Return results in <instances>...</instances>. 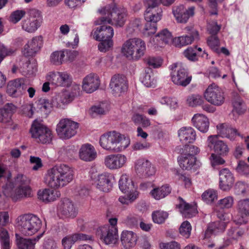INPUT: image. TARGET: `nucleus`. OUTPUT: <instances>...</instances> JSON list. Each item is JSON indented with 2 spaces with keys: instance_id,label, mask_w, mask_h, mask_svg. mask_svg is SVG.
Listing matches in <instances>:
<instances>
[{
  "instance_id": "1",
  "label": "nucleus",
  "mask_w": 249,
  "mask_h": 249,
  "mask_svg": "<svg viewBox=\"0 0 249 249\" xmlns=\"http://www.w3.org/2000/svg\"><path fill=\"white\" fill-rule=\"evenodd\" d=\"M73 178V169L66 164H60L55 165L47 171L44 182L51 189H59L67 186Z\"/></svg>"
},
{
  "instance_id": "2",
  "label": "nucleus",
  "mask_w": 249,
  "mask_h": 249,
  "mask_svg": "<svg viewBox=\"0 0 249 249\" xmlns=\"http://www.w3.org/2000/svg\"><path fill=\"white\" fill-rule=\"evenodd\" d=\"M129 138L119 132L113 130L102 135L99 144L104 150L112 153L123 151L130 144Z\"/></svg>"
},
{
  "instance_id": "3",
  "label": "nucleus",
  "mask_w": 249,
  "mask_h": 249,
  "mask_svg": "<svg viewBox=\"0 0 249 249\" xmlns=\"http://www.w3.org/2000/svg\"><path fill=\"white\" fill-rule=\"evenodd\" d=\"M101 16L94 21L95 25L109 24L122 26L127 17V11L124 7H117L115 5L102 7L98 10Z\"/></svg>"
},
{
  "instance_id": "4",
  "label": "nucleus",
  "mask_w": 249,
  "mask_h": 249,
  "mask_svg": "<svg viewBox=\"0 0 249 249\" xmlns=\"http://www.w3.org/2000/svg\"><path fill=\"white\" fill-rule=\"evenodd\" d=\"M16 224L19 230L27 236L36 233L42 226L41 220L38 217L29 214L19 216L16 219Z\"/></svg>"
},
{
  "instance_id": "5",
  "label": "nucleus",
  "mask_w": 249,
  "mask_h": 249,
  "mask_svg": "<svg viewBox=\"0 0 249 249\" xmlns=\"http://www.w3.org/2000/svg\"><path fill=\"white\" fill-rule=\"evenodd\" d=\"M146 50L145 42L140 38H133L126 40L122 48L123 54L127 58L137 60L142 57Z\"/></svg>"
},
{
  "instance_id": "6",
  "label": "nucleus",
  "mask_w": 249,
  "mask_h": 249,
  "mask_svg": "<svg viewBox=\"0 0 249 249\" xmlns=\"http://www.w3.org/2000/svg\"><path fill=\"white\" fill-rule=\"evenodd\" d=\"M200 152L199 148L195 145L187 146L180 151L178 157L179 167L183 170H194L198 166L196 155Z\"/></svg>"
},
{
  "instance_id": "7",
  "label": "nucleus",
  "mask_w": 249,
  "mask_h": 249,
  "mask_svg": "<svg viewBox=\"0 0 249 249\" xmlns=\"http://www.w3.org/2000/svg\"><path fill=\"white\" fill-rule=\"evenodd\" d=\"M30 132L32 137L38 143L48 144L52 142L53 139L52 130L36 120L33 122Z\"/></svg>"
},
{
  "instance_id": "8",
  "label": "nucleus",
  "mask_w": 249,
  "mask_h": 249,
  "mask_svg": "<svg viewBox=\"0 0 249 249\" xmlns=\"http://www.w3.org/2000/svg\"><path fill=\"white\" fill-rule=\"evenodd\" d=\"M79 124L71 119L63 118L57 124L56 133L62 140H68L74 137L77 132Z\"/></svg>"
},
{
  "instance_id": "9",
  "label": "nucleus",
  "mask_w": 249,
  "mask_h": 249,
  "mask_svg": "<svg viewBox=\"0 0 249 249\" xmlns=\"http://www.w3.org/2000/svg\"><path fill=\"white\" fill-rule=\"evenodd\" d=\"M172 82L178 86L186 87L191 82L192 76L189 74L185 66L181 63H177L171 66Z\"/></svg>"
},
{
  "instance_id": "10",
  "label": "nucleus",
  "mask_w": 249,
  "mask_h": 249,
  "mask_svg": "<svg viewBox=\"0 0 249 249\" xmlns=\"http://www.w3.org/2000/svg\"><path fill=\"white\" fill-rule=\"evenodd\" d=\"M43 21L42 15L40 11L36 9L30 10L28 17L21 22V28L28 33H34L41 26Z\"/></svg>"
},
{
  "instance_id": "11",
  "label": "nucleus",
  "mask_w": 249,
  "mask_h": 249,
  "mask_svg": "<svg viewBox=\"0 0 249 249\" xmlns=\"http://www.w3.org/2000/svg\"><path fill=\"white\" fill-rule=\"evenodd\" d=\"M204 97L208 102L215 106L222 105L225 100L223 91L221 88L214 83L207 87L204 92Z\"/></svg>"
},
{
  "instance_id": "12",
  "label": "nucleus",
  "mask_w": 249,
  "mask_h": 249,
  "mask_svg": "<svg viewBox=\"0 0 249 249\" xmlns=\"http://www.w3.org/2000/svg\"><path fill=\"white\" fill-rule=\"evenodd\" d=\"M109 87L111 94L114 97H119L127 92L128 83L124 76L117 74L111 78Z\"/></svg>"
},
{
  "instance_id": "13",
  "label": "nucleus",
  "mask_w": 249,
  "mask_h": 249,
  "mask_svg": "<svg viewBox=\"0 0 249 249\" xmlns=\"http://www.w3.org/2000/svg\"><path fill=\"white\" fill-rule=\"evenodd\" d=\"M22 177H18L16 180L17 186L10 192V196L13 200L17 201L23 198L30 197L32 191L30 187L22 183Z\"/></svg>"
},
{
  "instance_id": "14",
  "label": "nucleus",
  "mask_w": 249,
  "mask_h": 249,
  "mask_svg": "<svg viewBox=\"0 0 249 249\" xmlns=\"http://www.w3.org/2000/svg\"><path fill=\"white\" fill-rule=\"evenodd\" d=\"M172 13L178 23H186L195 15V7L190 6L186 8L184 5H180L173 8Z\"/></svg>"
},
{
  "instance_id": "15",
  "label": "nucleus",
  "mask_w": 249,
  "mask_h": 249,
  "mask_svg": "<svg viewBox=\"0 0 249 249\" xmlns=\"http://www.w3.org/2000/svg\"><path fill=\"white\" fill-rule=\"evenodd\" d=\"M134 168L138 174L147 177L155 175L157 171L155 165L150 160L144 158L136 160Z\"/></svg>"
},
{
  "instance_id": "16",
  "label": "nucleus",
  "mask_w": 249,
  "mask_h": 249,
  "mask_svg": "<svg viewBox=\"0 0 249 249\" xmlns=\"http://www.w3.org/2000/svg\"><path fill=\"white\" fill-rule=\"evenodd\" d=\"M57 212L58 215L62 218H73L77 214L74 204L68 198L62 199L58 204Z\"/></svg>"
},
{
  "instance_id": "17",
  "label": "nucleus",
  "mask_w": 249,
  "mask_h": 249,
  "mask_svg": "<svg viewBox=\"0 0 249 249\" xmlns=\"http://www.w3.org/2000/svg\"><path fill=\"white\" fill-rule=\"evenodd\" d=\"M207 144L210 149H213L219 155L226 156L230 150L227 144L224 141L219 140L217 135L209 136L207 139Z\"/></svg>"
},
{
  "instance_id": "18",
  "label": "nucleus",
  "mask_w": 249,
  "mask_h": 249,
  "mask_svg": "<svg viewBox=\"0 0 249 249\" xmlns=\"http://www.w3.org/2000/svg\"><path fill=\"white\" fill-rule=\"evenodd\" d=\"M127 161L125 156L122 154H110L104 158V164L110 170H117L124 166Z\"/></svg>"
},
{
  "instance_id": "19",
  "label": "nucleus",
  "mask_w": 249,
  "mask_h": 249,
  "mask_svg": "<svg viewBox=\"0 0 249 249\" xmlns=\"http://www.w3.org/2000/svg\"><path fill=\"white\" fill-rule=\"evenodd\" d=\"M102 239L107 245L114 246L119 241L118 230L115 227L105 226L102 228Z\"/></svg>"
},
{
  "instance_id": "20",
  "label": "nucleus",
  "mask_w": 249,
  "mask_h": 249,
  "mask_svg": "<svg viewBox=\"0 0 249 249\" xmlns=\"http://www.w3.org/2000/svg\"><path fill=\"white\" fill-rule=\"evenodd\" d=\"M173 40L172 33L167 29H164L158 32L151 41L154 48H162L169 44Z\"/></svg>"
},
{
  "instance_id": "21",
  "label": "nucleus",
  "mask_w": 249,
  "mask_h": 249,
  "mask_svg": "<svg viewBox=\"0 0 249 249\" xmlns=\"http://www.w3.org/2000/svg\"><path fill=\"white\" fill-rule=\"evenodd\" d=\"M100 85L99 77L95 74H89L83 79L82 88L85 92L91 93L96 91Z\"/></svg>"
},
{
  "instance_id": "22",
  "label": "nucleus",
  "mask_w": 249,
  "mask_h": 249,
  "mask_svg": "<svg viewBox=\"0 0 249 249\" xmlns=\"http://www.w3.org/2000/svg\"><path fill=\"white\" fill-rule=\"evenodd\" d=\"M101 26L94 29L91 34L96 40L111 39L114 35V30L109 25L101 24Z\"/></svg>"
},
{
  "instance_id": "23",
  "label": "nucleus",
  "mask_w": 249,
  "mask_h": 249,
  "mask_svg": "<svg viewBox=\"0 0 249 249\" xmlns=\"http://www.w3.org/2000/svg\"><path fill=\"white\" fill-rule=\"evenodd\" d=\"M46 79L51 84L63 86L70 80V75L66 72H51L46 76Z\"/></svg>"
},
{
  "instance_id": "24",
  "label": "nucleus",
  "mask_w": 249,
  "mask_h": 249,
  "mask_svg": "<svg viewBox=\"0 0 249 249\" xmlns=\"http://www.w3.org/2000/svg\"><path fill=\"white\" fill-rule=\"evenodd\" d=\"M178 134L180 142L185 144L192 143L196 140V131L190 126L181 127Z\"/></svg>"
},
{
  "instance_id": "25",
  "label": "nucleus",
  "mask_w": 249,
  "mask_h": 249,
  "mask_svg": "<svg viewBox=\"0 0 249 249\" xmlns=\"http://www.w3.org/2000/svg\"><path fill=\"white\" fill-rule=\"evenodd\" d=\"M38 198L45 203H49L55 201L61 196L60 191L51 188H45L40 190L37 192Z\"/></svg>"
},
{
  "instance_id": "26",
  "label": "nucleus",
  "mask_w": 249,
  "mask_h": 249,
  "mask_svg": "<svg viewBox=\"0 0 249 249\" xmlns=\"http://www.w3.org/2000/svg\"><path fill=\"white\" fill-rule=\"evenodd\" d=\"M43 43L42 36H36L33 37L24 46L23 53L26 56H30L34 54L39 50Z\"/></svg>"
},
{
  "instance_id": "27",
  "label": "nucleus",
  "mask_w": 249,
  "mask_h": 249,
  "mask_svg": "<svg viewBox=\"0 0 249 249\" xmlns=\"http://www.w3.org/2000/svg\"><path fill=\"white\" fill-rule=\"evenodd\" d=\"M220 188L224 190H229L234 183V178L231 173L227 168L221 170L219 172Z\"/></svg>"
},
{
  "instance_id": "28",
  "label": "nucleus",
  "mask_w": 249,
  "mask_h": 249,
  "mask_svg": "<svg viewBox=\"0 0 249 249\" xmlns=\"http://www.w3.org/2000/svg\"><path fill=\"white\" fill-rule=\"evenodd\" d=\"M119 186L123 193H138L137 187L132 179L126 174L121 176L119 181Z\"/></svg>"
},
{
  "instance_id": "29",
  "label": "nucleus",
  "mask_w": 249,
  "mask_h": 249,
  "mask_svg": "<svg viewBox=\"0 0 249 249\" xmlns=\"http://www.w3.org/2000/svg\"><path fill=\"white\" fill-rule=\"evenodd\" d=\"M192 121L194 126L199 131L206 133L208 131L210 122L205 115L198 113L195 114Z\"/></svg>"
},
{
  "instance_id": "30",
  "label": "nucleus",
  "mask_w": 249,
  "mask_h": 249,
  "mask_svg": "<svg viewBox=\"0 0 249 249\" xmlns=\"http://www.w3.org/2000/svg\"><path fill=\"white\" fill-rule=\"evenodd\" d=\"M178 200L177 207L182 216L185 218H190L197 213V211L195 205L187 203L180 197L178 198Z\"/></svg>"
},
{
  "instance_id": "31",
  "label": "nucleus",
  "mask_w": 249,
  "mask_h": 249,
  "mask_svg": "<svg viewBox=\"0 0 249 249\" xmlns=\"http://www.w3.org/2000/svg\"><path fill=\"white\" fill-rule=\"evenodd\" d=\"M98 189L103 192H107L112 187L111 176L107 173L99 175L95 181Z\"/></svg>"
},
{
  "instance_id": "32",
  "label": "nucleus",
  "mask_w": 249,
  "mask_h": 249,
  "mask_svg": "<svg viewBox=\"0 0 249 249\" xmlns=\"http://www.w3.org/2000/svg\"><path fill=\"white\" fill-rule=\"evenodd\" d=\"M217 133L222 138H226L231 140L235 139L239 134L236 129L231 127L227 124H219L216 125Z\"/></svg>"
},
{
  "instance_id": "33",
  "label": "nucleus",
  "mask_w": 249,
  "mask_h": 249,
  "mask_svg": "<svg viewBox=\"0 0 249 249\" xmlns=\"http://www.w3.org/2000/svg\"><path fill=\"white\" fill-rule=\"evenodd\" d=\"M137 236L132 231H124L121 234V242L122 246L126 249H129L136 244Z\"/></svg>"
},
{
  "instance_id": "34",
  "label": "nucleus",
  "mask_w": 249,
  "mask_h": 249,
  "mask_svg": "<svg viewBox=\"0 0 249 249\" xmlns=\"http://www.w3.org/2000/svg\"><path fill=\"white\" fill-rule=\"evenodd\" d=\"M79 156L81 160L89 161L96 158V152L93 146L89 144H85L79 149Z\"/></svg>"
},
{
  "instance_id": "35",
  "label": "nucleus",
  "mask_w": 249,
  "mask_h": 249,
  "mask_svg": "<svg viewBox=\"0 0 249 249\" xmlns=\"http://www.w3.org/2000/svg\"><path fill=\"white\" fill-rule=\"evenodd\" d=\"M16 242L18 249H35L36 242L40 236L35 238H29L20 237L16 234Z\"/></svg>"
},
{
  "instance_id": "36",
  "label": "nucleus",
  "mask_w": 249,
  "mask_h": 249,
  "mask_svg": "<svg viewBox=\"0 0 249 249\" xmlns=\"http://www.w3.org/2000/svg\"><path fill=\"white\" fill-rule=\"evenodd\" d=\"M163 11L161 7L146 9L144 14V19L146 21L157 23L160 21L162 17Z\"/></svg>"
},
{
  "instance_id": "37",
  "label": "nucleus",
  "mask_w": 249,
  "mask_h": 249,
  "mask_svg": "<svg viewBox=\"0 0 249 249\" xmlns=\"http://www.w3.org/2000/svg\"><path fill=\"white\" fill-rule=\"evenodd\" d=\"M171 192V189L167 185H162L154 188L150 194L152 197L157 200L164 198Z\"/></svg>"
},
{
  "instance_id": "38",
  "label": "nucleus",
  "mask_w": 249,
  "mask_h": 249,
  "mask_svg": "<svg viewBox=\"0 0 249 249\" xmlns=\"http://www.w3.org/2000/svg\"><path fill=\"white\" fill-rule=\"evenodd\" d=\"M199 34L196 30H194L191 36H182L176 37L175 39L176 45L182 47L192 44L195 38H198Z\"/></svg>"
},
{
  "instance_id": "39",
  "label": "nucleus",
  "mask_w": 249,
  "mask_h": 249,
  "mask_svg": "<svg viewBox=\"0 0 249 249\" xmlns=\"http://www.w3.org/2000/svg\"><path fill=\"white\" fill-rule=\"evenodd\" d=\"M87 239L86 235L83 234L69 235L62 239V244L64 249H71L73 244L78 240Z\"/></svg>"
},
{
  "instance_id": "40",
  "label": "nucleus",
  "mask_w": 249,
  "mask_h": 249,
  "mask_svg": "<svg viewBox=\"0 0 249 249\" xmlns=\"http://www.w3.org/2000/svg\"><path fill=\"white\" fill-rule=\"evenodd\" d=\"M23 85V82L20 80H15L10 82L7 88V92L11 96H17L22 94L21 86Z\"/></svg>"
},
{
  "instance_id": "41",
  "label": "nucleus",
  "mask_w": 249,
  "mask_h": 249,
  "mask_svg": "<svg viewBox=\"0 0 249 249\" xmlns=\"http://www.w3.org/2000/svg\"><path fill=\"white\" fill-rule=\"evenodd\" d=\"M233 107L232 113L238 115L243 114L246 110V105L241 97L237 96L234 98L232 102Z\"/></svg>"
},
{
  "instance_id": "42",
  "label": "nucleus",
  "mask_w": 249,
  "mask_h": 249,
  "mask_svg": "<svg viewBox=\"0 0 249 249\" xmlns=\"http://www.w3.org/2000/svg\"><path fill=\"white\" fill-rule=\"evenodd\" d=\"M74 99V96L70 92L64 91L57 95L58 104L57 107L59 108H63V106L71 103Z\"/></svg>"
},
{
  "instance_id": "43",
  "label": "nucleus",
  "mask_w": 249,
  "mask_h": 249,
  "mask_svg": "<svg viewBox=\"0 0 249 249\" xmlns=\"http://www.w3.org/2000/svg\"><path fill=\"white\" fill-rule=\"evenodd\" d=\"M141 81L146 87H153L156 84V80L151 70L145 71L141 78Z\"/></svg>"
},
{
  "instance_id": "44",
  "label": "nucleus",
  "mask_w": 249,
  "mask_h": 249,
  "mask_svg": "<svg viewBox=\"0 0 249 249\" xmlns=\"http://www.w3.org/2000/svg\"><path fill=\"white\" fill-rule=\"evenodd\" d=\"M203 200L206 203L212 204L218 198V194L216 191L209 189L204 191L201 196Z\"/></svg>"
},
{
  "instance_id": "45",
  "label": "nucleus",
  "mask_w": 249,
  "mask_h": 249,
  "mask_svg": "<svg viewBox=\"0 0 249 249\" xmlns=\"http://www.w3.org/2000/svg\"><path fill=\"white\" fill-rule=\"evenodd\" d=\"M168 213L163 211L158 210L152 213V219L154 222L157 224H161L168 218Z\"/></svg>"
},
{
  "instance_id": "46",
  "label": "nucleus",
  "mask_w": 249,
  "mask_h": 249,
  "mask_svg": "<svg viewBox=\"0 0 249 249\" xmlns=\"http://www.w3.org/2000/svg\"><path fill=\"white\" fill-rule=\"evenodd\" d=\"M64 56L65 54L63 51H55L50 55V61L54 65H60L63 62Z\"/></svg>"
},
{
  "instance_id": "47",
  "label": "nucleus",
  "mask_w": 249,
  "mask_h": 249,
  "mask_svg": "<svg viewBox=\"0 0 249 249\" xmlns=\"http://www.w3.org/2000/svg\"><path fill=\"white\" fill-rule=\"evenodd\" d=\"M237 208L239 213L242 215H249V199L241 200L238 201Z\"/></svg>"
},
{
  "instance_id": "48",
  "label": "nucleus",
  "mask_w": 249,
  "mask_h": 249,
  "mask_svg": "<svg viewBox=\"0 0 249 249\" xmlns=\"http://www.w3.org/2000/svg\"><path fill=\"white\" fill-rule=\"evenodd\" d=\"M37 106L40 108L41 112L45 114L50 112L52 107V104L45 98H41L38 100Z\"/></svg>"
},
{
  "instance_id": "49",
  "label": "nucleus",
  "mask_w": 249,
  "mask_h": 249,
  "mask_svg": "<svg viewBox=\"0 0 249 249\" xmlns=\"http://www.w3.org/2000/svg\"><path fill=\"white\" fill-rule=\"evenodd\" d=\"M234 199L232 196H227L223 198L220 199L217 204L223 209H230L232 207L234 204Z\"/></svg>"
},
{
  "instance_id": "50",
  "label": "nucleus",
  "mask_w": 249,
  "mask_h": 249,
  "mask_svg": "<svg viewBox=\"0 0 249 249\" xmlns=\"http://www.w3.org/2000/svg\"><path fill=\"white\" fill-rule=\"evenodd\" d=\"M244 234V231L240 228L231 229L229 230L228 233L230 239L234 241L241 239Z\"/></svg>"
},
{
  "instance_id": "51",
  "label": "nucleus",
  "mask_w": 249,
  "mask_h": 249,
  "mask_svg": "<svg viewBox=\"0 0 249 249\" xmlns=\"http://www.w3.org/2000/svg\"><path fill=\"white\" fill-rule=\"evenodd\" d=\"M179 231L182 236L188 238L191 235L192 227L189 222L185 221L181 224Z\"/></svg>"
},
{
  "instance_id": "52",
  "label": "nucleus",
  "mask_w": 249,
  "mask_h": 249,
  "mask_svg": "<svg viewBox=\"0 0 249 249\" xmlns=\"http://www.w3.org/2000/svg\"><path fill=\"white\" fill-rule=\"evenodd\" d=\"M210 162L213 167H216L219 165H224L226 163L225 160L221 157V155L212 153L210 158Z\"/></svg>"
},
{
  "instance_id": "53",
  "label": "nucleus",
  "mask_w": 249,
  "mask_h": 249,
  "mask_svg": "<svg viewBox=\"0 0 249 249\" xmlns=\"http://www.w3.org/2000/svg\"><path fill=\"white\" fill-rule=\"evenodd\" d=\"M125 194L124 196H121L119 198V201L123 204H127L134 201L138 196L139 193H124Z\"/></svg>"
},
{
  "instance_id": "54",
  "label": "nucleus",
  "mask_w": 249,
  "mask_h": 249,
  "mask_svg": "<svg viewBox=\"0 0 249 249\" xmlns=\"http://www.w3.org/2000/svg\"><path fill=\"white\" fill-rule=\"evenodd\" d=\"M25 12L22 10H18L13 12L9 17V20L13 23H17L25 16Z\"/></svg>"
},
{
  "instance_id": "55",
  "label": "nucleus",
  "mask_w": 249,
  "mask_h": 249,
  "mask_svg": "<svg viewBox=\"0 0 249 249\" xmlns=\"http://www.w3.org/2000/svg\"><path fill=\"white\" fill-rule=\"evenodd\" d=\"M11 117L12 113L8 109L4 107L0 109V122L9 123L12 120Z\"/></svg>"
},
{
  "instance_id": "56",
  "label": "nucleus",
  "mask_w": 249,
  "mask_h": 249,
  "mask_svg": "<svg viewBox=\"0 0 249 249\" xmlns=\"http://www.w3.org/2000/svg\"><path fill=\"white\" fill-rule=\"evenodd\" d=\"M132 119L135 123L141 124L143 127H147L151 124L149 119L142 115L135 114L133 116Z\"/></svg>"
},
{
  "instance_id": "57",
  "label": "nucleus",
  "mask_w": 249,
  "mask_h": 249,
  "mask_svg": "<svg viewBox=\"0 0 249 249\" xmlns=\"http://www.w3.org/2000/svg\"><path fill=\"white\" fill-rule=\"evenodd\" d=\"M157 30V26L156 23L146 21L143 29V34L147 36H151L155 34Z\"/></svg>"
},
{
  "instance_id": "58",
  "label": "nucleus",
  "mask_w": 249,
  "mask_h": 249,
  "mask_svg": "<svg viewBox=\"0 0 249 249\" xmlns=\"http://www.w3.org/2000/svg\"><path fill=\"white\" fill-rule=\"evenodd\" d=\"M187 102L189 106L195 107L201 105L203 102V100L201 95H192L187 98Z\"/></svg>"
},
{
  "instance_id": "59",
  "label": "nucleus",
  "mask_w": 249,
  "mask_h": 249,
  "mask_svg": "<svg viewBox=\"0 0 249 249\" xmlns=\"http://www.w3.org/2000/svg\"><path fill=\"white\" fill-rule=\"evenodd\" d=\"M101 42L98 44V48L101 52H106L113 46L112 39H103L99 40Z\"/></svg>"
},
{
  "instance_id": "60",
  "label": "nucleus",
  "mask_w": 249,
  "mask_h": 249,
  "mask_svg": "<svg viewBox=\"0 0 249 249\" xmlns=\"http://www.w3.org/2000/svg\"><path fill=\"white\" fill-rule=\"evenodd\" d=\"M146 64L153 68H157L161 66L162 60L160 57H149L145 60Z\"/></svg>"
},
{
  "instance_id": "61",
  "label": "nucleus",
  "mask_w": 249,
  "mask_h": 249,
  "mask_svg": "<svg viewBox=\"0 0 249 249\" xmlns=\"http://www.w3.org/2000/svg\"><path fill=\"white\" fill-rule=\"evenodd\" d=\"M20 110L24 116L32 118L34 112V105L32 103L25 104L21 106Z\"/></svg>"
},
{
  "instance_id": "62",
  "label": "nucleus",
  "mask_w": 249,
  "mask_h": 249,
  "mask_svg": "<svg viewBox=\"0 0 249 249\" xmlns=\"http://www.w3.org/2000/svg\"><path fill=\"white\" fill-rule=\"evenodd\" d=\"M161 104L166 105L172 108H176L178 107V101L176 99L171 97H163L160 99Z\"/></svg>"
},
{
  "instance_id": "63",
  "label": "nucleus",
  "mask_w": 249,
  "mask_h": 249,
  "mask_svg": "<svg viewBox=\"0 0 249 249\" xmlns=\"http://www.w3.org/2000/svg\"><path fill=\"white\" fill-rule=\"evenodd\" d=\"M159 246L160 249H180L179 244L176 241L161 243Z\"/></svg>"
},
{
  "instance_id": "64",
  "label": "nucleus",
  "mask_w": 249,
  "mask_h": 249,
  "mask_svg": "<svg viewBox=\"0 0 249 249\" xmlns=\"http://www.w3.org/2000/svg\"><path fill=\"white\" fill-rule=\"evenodd\" d=\"M220 29L221 25H218L215 21H212L208 23L207 29L211 34H216Z\"/></svg>"
}]
</instances>
